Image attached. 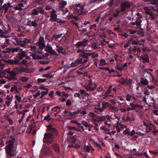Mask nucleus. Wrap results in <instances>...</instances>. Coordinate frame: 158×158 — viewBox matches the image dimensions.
Listing matches in <instances>:
<instances>
[{
  "instance_id": "27",
  "label": "nucleus",
  "mask_w": 158,
  "mask_h": 158,
  "mask_svg": "<svg viewBox=\"0 0 158 158\" xmlns=\"http://www.w3.org/2000/svg\"><path fill=\"white\" fill-rule=\"evenodd\" d=\"M98 53L95 52L92 53L91 57L94 59V60L95 62V64L96 65H97L96 62L97 61L98 59Z\"/></svg>"
},
{
  "instance_id": "1",
  "label": "nucleus",
  "mask_w": 158,
  "mask_h": 158,
  "mask_svg": "<svg viewBox=\"0 0 158 158\" xmlns=\"http://www.w3.org/2000/svg\"><path fill=\"white\" fill-rule=\"evenodd\" d=\"M15 142V139L11 138L7 139L6 143L8 144L5 147L6 153L8 156H14L16 153V148H14L13 144Z\"/></svg>"
},
{
  "instance_id": "36",
  "label": "nucleus",
  "mask_w": 158,
  "mask_h": 158,
  "mask_svg": "<svg viewBox=\"0 0 158 158\" xmlns=\"http://www.w3.org/2000/svg\"><path fill=\"white\" fill-rule=\"evenodd\" d=\"M107 59L109 61L111 62L115 61L116 62V63H117V57L115 56L108 57Z\"/></svg>"
},
{
  "instance_id": "13",
  "label": "nucleus",
  "mask_w": 158,
  "mask_h": 158,
  "mask_svg": "<svg viewBox=\"0 0 158 158\" xmlns=\"http://www.w3.org/2000/svg\"><path fill=\"white\" fill-rule=\"evenodd\" d=\"M7 31H3L2 29H0V36L2 37L7 38L10 37L9 33Z\"/></svg>"
},
{
  "instance_id": "57",
  "label": "nucleus",
  "mask_w": 158,
  "mask_h": 158,
  "mask_svg": "<svg viewBox=\"0 0 158 158\" xmlns=\"http://www.w3.org/2000/svg\"><path fill=\"white\" fill-rule=\"evenodd\" d=\"M23 41L25 43V45L27 43H30L31 42V41L30 39H25L24 40H23Z\"/></svg>"
},
{
  "instance_id": "23",
  "label": "nucleus",
  "mask_w": 158,
  "mask_h": 158,
  "mask_svg": "<svg viewBox=\"0 0 158 158\" xmlns=\"http://www.w3.org/2000/svg\"><path fill=\"white\" fill-rule=\"evenodd\" d=\"M57 94L60 97H63L66 98H67L68 96L69 95L67 94H66L64 92H60L57 91L56 92Z\"/></svg>"
},
{
  "instance_id": "59",
  "label": "nucleus",
  "mask_w": 158,
  "mask_h": 158,
  "mask_svg": "<svg viewBox=\"0 0 158 158\" xmlns=\"http://www.w3.org/2000/svg\"><path fill=\"white\" fill-rule=\"evenodd\" d=\"M15 97L19 102H20L22 101V99L18 95H15Z\"/></svg>"
},
{
  "instance_id": "8",
  "label": "nucleus",
  "mask_w": 158,
  "mask_h": 158,
  "mask_svg": "<svg viewBox=\"0 0 158 158\" xmlns=\"http://www.w3.org/2000/svg\"><path fill=\"white\" fill-rule=\"evenodd\" d=\"M26 53L24 51L22 52L21 53H19L18 54V57H19V60L20 64L25 65L26 66H27L28 63L27 60H26L23 59L22 61L21 60L22 59L23 57L25 56Z\"/></svg>"
},
{
  "instance_id": "37",
  "label": "nucleus",
  "mask_w": 158,
  "mask_h": 158,
  "mask_svg": "<svg viewBox=\"0 0 158 158\" xmlns=\"http://www.w3.org/2000/svg\"><path fill=\"white\" fill-rule=\"evenodd\" d=\"M146 13L150 15L151 17L150 18L153 20L155 19L156 18V16L154 15L152 12H149L147 11H146Z\"/></svg>"
},
{
  "instance_id": "45",
  "label": "nucleus",
  "mask_w": 158,
  "mask_h": 158,
  "mask_svg": "<svg viewBox=\"0 0 158 158\" xmlns=\"http://www.w3.org/2000/svg\"><path fill=\"white\" fill-rule=\"evenodd\" d=\"M53 147L57 152H59V147L57 144H54L53 145Z\"/></svg>"
},
{
  "instance_id": "54",
  "label": "nucleus",
  "mask_w": 158,
  "mask_h": 158,
  "mask_svg": "<svg viewBox=\"0 0 158 158\" xmlns=\"http://www.w3.org/2000/svg\"><path fill=\"white\" fill-rule=\"evenodd\" d=\"M132 44H140L142 45V44L139 43V41L138 40H133L132 41Z\"/></svg>"
},
{
  "instance_id": "31",
  "label": "nucleus",
  "mask_w": 158,
  "mask_h": 158,
  "mask_svg": "<svg viewBox=\"0 0 158 158\" xmlns=\"http://www.w3.org/2000/svg\"><path fill=\"white\" fill-rule=\"evenodd\" d=\"M112 89H113L114 92L115 91V89L114 88H112V86L109 87V89L105 93V96L106 97H107L108 96V94L111 93Z\"/></svg>"
},
{
  "instance_id": "2",
  "label": "nucleus",
  "mask_w": 158,
  "mask_h": 158,
  "mask_svg": "<svg viewBox=\"0 0 158 158\" xmlns=\"http://www.w3.org/2000/svg\"><path fill=\"white\" fill-rule=\"evenodd\" d=\"M2 73L4 74L5 77L9 81L17 80V78L15 77L16 74L15 71H14V68L11 70L10 69H6L5 71L2 72Z\"/></svg>"
},
{
  "instance_id": "22",
  "label": "nucleus",
  "mask_w": 158,
  "mask_h": 158,
  "mask_svg": "<svg viewBox=\"0 0 158 158\" xmlns=\"http://www.w3.org/2000/svg\"><path fill=\"white\" fill-rule=\"evenodd\" d=\"M49 140V134L46 133L44 134V137L43 139V141L44 142L48 143Z\"/></svg>"
},
{
  "instance_id": "50",
  "label": "nucleus",
  "mask_w": 158,
  "mask_h": 158,
  "mask_svg": "<svg viewBox=\"0 0 158 158\" xmlns=\"http://www.w3.org/2000/svg\"><path fill=\"white\" fill-rule=\"evenodd\" d=\"M82 59L81 58H79L76 60L75 62L78 65L81 63Z\"/></svg>"
},
{
  "instance_id": "49",
  "label": "nucleus",
  "mask_w": 158,
  "mask_h": 158,
  "mask_svg": "<svg viewBox=\"0 0 158 158\" xmlns=\"http://www.w3.org/2000/svg\"><path fill=\"white\" fill-rule=\"evenodd\" d=\"M82 123L85 127H89L92 125L88 123L87 122L85 121H83Z\"/></svg>"
},
{
  "instance_id": "25",
  "label": "nucleus",
  "mask_w": 158,
  "mask_h": 158,
  "mask_svg": "<svg viewBox=\"0 0 158 158\" xmlns=\"http://www.w3.org/2000/svg\"><path fill=\"white\" fill-rule=\"evenodd\" d=\"M140 82L142 84L144 85H147L149 83V81L147 79L143 77H141Z\"/></svg>"
},
{
  "instance_id": "32",
  "label": "nucleus",
  "mask_w": 158,
  "mask_h": 158,
  "mask_svg": "<svg viewBox=\"0 0 158 158\" xmlns=\"http://www.w3.org/2000/svg\"><path fill=\"white\" fill-rule=\"evenodd\" d=\"M105 119L106 118L105 117L102 116H99L97 117L96 120L97 122H99L104 121Z\"/></svg>"
},
{
  "instance_id": "14",
  "label": "nucleus",
  "mask_w": 158,
  "mask_h": 158,
  "mask_svg": "<svg viewBox=\"0 0 158 158\" xmlns=\"http://www.w3.org/2000/svg\"><path fill=\"white\" fill-rule=\"evenodd\" d=\"M135 131L134 130H132L130 132L129 128H127L123 131V134L125 135H128L130 136H132L135 134Z\"/></svg>"
},
{
  "instance_id": "47",
  "label": "nucleus",
  "mask_w": 158,
  "mask_h": 158,
  "mask_svg": "<svg viewBox=\"0 0 158 158\" xmlns=\"http://www.w3.org/2000/svg\"><path fill=\"white\" fill-rule=\"evenodd\" d=\"M107 64L106 63V60L105 59H101L100 61V65L101 66L105 65L106 64Z\"/></svg>"
},
{
  "instance_id": "21",
  "label": "nucleus",
  "mask_w": 158,
  "mask_h": 158,
  "mask_svg": "<svg viewBox=\"0 0 158 158\" xmlns=\"http://www.w3.org/2000/svg\"><path fill=\"white\" fill-rule=\"evenodd\" d=\"M141 59L143 60V62H149V58L148 56L146 54L142 55L141 56Z\"/></svg>"
},
{
  "instance_id": "42",
  "label": "nucleus",
  "mask_w": 158,
  "mask_h": 158,
  "mask_svg": "<svg viewBox=\"0 0 158 158\" xmlns=\"http://www.w3.org/2000/svg\"><path fill=\"white\" fill-rule=\"evenodd\" d=\"M39 14V11L35 9H33V11L30 13L31 15H38Z\"/></svg>"
},
{
  "instance_id": "48",
  "label": "nucleus",
  "mask_w": 158,
  "mask_h": 158,
  "mask_svg": "<svg viewBox=\"0 0 158 158\" xmlns=\"http://www.w3.org/2000/svg\"><path fill=\"white\" fill-rule=\"evenodd\" d=\"M67 17L69 19L74 18L76 19L77 20L78 19L76 17V16H74L72 13L69 14V15H68Z\"/></svg>"
},
{
  "instance_id": "12",
  "label": "nucleus",
  "mask_w": 158,
  "mask_h": 158,
  "mask_svg": "<svg viewBox=\"0 0 158 158\" xmlns=\"http://www.w3.org/2000/svg\"><path fill=\"white\" fill-rule=\"evenodd\" d=\"M57 134L56 130L55 128L51 127L50 125V139L54 138Z\"/></svg>"
},
{
  "instance_id": "24",
  "label": "nucleus",
  "mask_w": 158,
  "mask_h": 158,
  "mask_svg": "<svg viewBox=\"0 0 158 158\" xmlns=\"http://www.w3.org/2000/svg\"><path fill=\"white\" fill-rule=\"evenodd\" d=\"M152 3L154 5V6H152V9L158 13V1L156 2H153Z\"/></svg>"
},
{
  "instance_id": "6",
  "label": "nucleus",
  "mask_w": 158,
  "mask_h": 158,
  "mask_svg": "<svg viewBox=\"0 0 158 158\" xmlns=\"http://www.w3.org/2000/svg\"><path fill=\"white\" fill-rule=\"evenodd\" d=\"M50 12L51 13V19L53 21H55L58 23H63V21L60 19L57 18V15L56 10L53 8L50 7Z\"/></svg>"
},
{
  "instance_id": "41",
  "label": "nucleus",
  "mask_w": 158,
  "mask_h": 158,
  "mask_svg": "<svg viewBox=\"0 0 158 158\" xmlns=\"http://www.w3.org/2000/svg\"><path fill=\"white\" fill-rule=\"evenodd\" d=\"M59 4L60 7L63 8L66 5L67 3L65 1H61L60 2Z\"/></svg>"
},
{
  "instance_id": "18",
  "label": "nucleus",
  "mask_w": 158,
  "mask_h": 158,
  "mask_svg": "<svg viewBox=\"0 0 158 158\" xmlns=\"http://www.w3.org/2000/svg\"><path fill=\"white\" fill-rule=\"evenodd\" d=\"M84 150L85 152H92L94 151V149L90 145H85L84 147Z\"/></svg>"
},
{
  "instance_id": "60",
  "label": "nucleus",
  "mask_w": 158,
  "mask_h": 158,
  "mask_svg": "<svg viewBox=\"0 0 158 158\" xmlns=\"http://www.w3.org/2000/svg\"><path fill=\"white\" fill-rule=\"evenodd\" d=\"M131 64V62H126L124 64L122 65L123 69L124 68L127 69V68H125L128 65H130Z\"/></svg>"
},
{
  "instance_id": "55",
  "label": "nucleus",
  "mask_w": 158,
  "mask_h": 158,
  "mask_svg": "<svg viewBox=\"0 0 158 158\" xmlns=\"http://www.w3.org/2000/svg\"><path fill=\"white\" fill-rule=\"evenodd\" d=\"M41 94L40 91L39 90L38 92L35 94L33 95V96L34 98H36L37 96L40 95Z\"/></svg>"
},
{
  "instance_id": "39",
  "label": "nucleus",
  "mask_w": 158,
  "mask_h": 158,
  "mask_svg": "<svg viewBox=\"0 0 158 158\" xmlns=\"http://www.w3.org/2000/svg\"><path fill=\"white\" fill-rule=\"evenodd\" d=\"M29 78L28 77L22 76L19 77V80L22 82H25L28 81Z\"/></svg>"
},
{
  "instance_id": "10",
  "label": "nucleus",
  "mask_w": 158,
  "mask_h": 158,
  "mask_svg": "<svg viewBox=\"0 0 158 158\" xmlns=\"http://www.w3.org/2000/svg\"><path fill=\"white\" fill-rule=\"evenodd\" d=\"M8 61L9 63L13 65H19L20 64L18 55L15 57L14 60H9Z\"/></svg>"
},
{
  "instance_id": "62",
  "label": "nucleus",
  "mask_w": 158,
  "mask_h": 158,
  "mask_svg": "<svg viewBox=\"0 0 158 158\" xmlns=\"http://www.w3.org/2000/svg\"><path fill=\"white\" fill-rule=\"evenodd\" d=\"M51 109L52 111H53L55 112H57V110H59V108L58 107H55L53 108H52Z\"/></svg>"
},
{
  "instance_id": "40",
  "label": "nucleus",
  "mask_w": 158,
  "mask_h": 158,
  "mask_svg": "<svg viewBox=\"0 0 158 158\" xmlns=\"http://www.w3.org/2000/svg\"><path fill=\"white\" fill-rule=\"evenodd\" d=\"M24 0H21L20 1L21 2L18 5L21 7H24V5L27 3L26 1Z\"/></svg>"
},
{
  "instance_id": "58",
  "label": "nucleus",
  "mask_w": 158,
  "mask_h": 158,
  "mask_svg": "<svg viewBox=\"0 0 158 158\" xmlns=\"http://www.w3.org/2000/svg\"><path fill=\"white\" fill-rule=\"evenodd\" d=\"M50 54H56V52L54 50L52 49L51 47L50 46Z\"/></svg>"
},
{
  "instance_id": "3",
  "label": "nucleus",
  "mask_w": 158,
  "mask_h": 158,
  "mask_svg": "<svg viewBox=\"0 0 158 158\" xmlns=\"http://www.w3.org/2000/svg\"><path fill=\"white\" fill-rule=\"evenodd\" d=\"M83 86L88 91H91L94 90L96 88L97 85L90 79L86 81L85 84Z\"/></svg>"
},
{
  "instance_id": "30",
  "label": "nucleus",
  "mask_w": 158,
  "mask_h": 158,
  "mask_svg": "<svg viewBox=\"0 0 158 158\" xmlns=\"http://www.w3.org/2000/svg\"><path fill=\"white\" fill-rule=\"evenodd\" d=\"M38 52H35L34 54L32 55L33 59H41L42 56L41 55H39Z\"/></svg>"
},
{
  "instance_id": "63",
  "label": "nucleus",
  "mask_w": 158,
  "mask_h": 158,
  "mask_svg": "<svg viewBox=\"0 0 158 158\" xmlns=\"http://www.w3.org/2000/svg\"><path fill=\"white\" fill-rule=\"evenodd\" d=\"M18 36L19 37L24 36H25V33L23 32H20L19 33H18L17 34Z\"/></svg>"
},
{
  "instance_id": "35",
  "label": "nucleus",
  "mask_w": 158,
  "mask_h": 158,
  "mask_svg": "<svg viewBox=\"0 0 158 158\" xmlns=\"http://www.w3.org/2000/svg\"><path fill=\"white\" fill-rule=\"evenodd\" d=\"M127 100L128 101H132V100H136L135 98L129 94H128L126 97Z\"/></svg>"
},
{
  "instance_id": "7",
  "label": "nucleus",
  "mask_w": 158,
  "mask_h": 158,
  "mask_svg": "<svg viewBox=\"0 0 158 158\" xmlns=\"http://www.w3.org/2000/svg\"><path fill=\"white\" fill-rule=\"evenodd\" d=\"M74 13H79V15L84 14L86 12V11L83 6H81L80 4L77 5L76 7L75 8Z\"/></svg>"
},
{
  "instance_id": "53",
  "label": "nucleus",
  "mask_w": 158,
  "mask_h": 158,
  "mask_svg": "<svg viewBox=\"0 0 158 158\" xmlns=\"http://www.w3.org/2000/svg\"><path fill=\"white\" fill-rule=\"evenodd\" d=\"M46 79L45 78H38L37 79L38 82L40 83L45 82L46 81Z\"/></svg>"
},
{
  "instance_id": "51",
  "label": "nucleus",
  "mask_w": 158,
  "mask_h": 158,
  "mask_svg": "<svg viewBox=\"0 0 158 158\" xmlns=\"http://www.w3.org/2000/svg\"><path fill=\"white\" fill-rule=\"evenodd\" d=\"M79 92L81 94H84L85 95H89V94L86 92L84 90L81 89L79 91Z\"/></svg>"
},
{
  "instance_id": "4",
  "label": "nucleus",
  "mask_w": 158,
  "mask_h": 158,
  "mask_svg": "<svg viewBox=\"0 0 158 158\" xmlns=\"http://www.w3.org/2000/svg\"><path fill=\"white\" fill-rule=\"evenodd\" d=\"M29 111V110L28 109H24L21 110L20 107H19V110H16L17 113L19 115V117H21V118L19 120V123H21L22 122L25 115H26L27 113Z\"/></svg>"
},
{
  "instance_id": "17",
  "label": "nucleus",
  "mask_w": 158,
  "mask_h": 158,
  "mask_svg": "<svg viewBox=\"0 0 158 158\" xmlns=\"http://www.w3.org/2000/svg\"><path fill=\"white\" fill-rule=\"evenodd\" d=\"M88 42L87 40H85L83 41L77 43L76 45L77 47H84L87 45Z\"/></svg>"
},
{
  "instance_id": "56",
  "label": "nucleus",
  "mask_w": 158,
  "mask_h": 158,
  "mask_svg": "<svg viewBox=\"0 0 158 158\" xmlns=\"http://www.w3.org/2000/svg\"><path fill=\"white\" fill-rule=\"evenodd\" d=\"M110 109L112 110H113L116 112H117L118 110V109L116 107L114 106H111L110 108Z\"/></svg>"
},
{
  "instance_id": "64",
  "label": "nucleus",
  "mask_w": 158,
  "mask_h": 158,
  "mask_svg": "<svg viewBox=\"0 0 158 158\" xmlns=\"http://www.w3.org/2000/svg\"><path fill=\"white\" fill-rule=\"evenodd\" d=\"M144 94L146 95H149L150 94V92L148 89L144 90Z\"/></svg>"
},
{
  "instance_id": "43",
  "label": "nucleus",
  "mask_w": 158,
  "mask_h": 158,
  "mask_svg": "<svg viewBox=\"0 0 158 158\" xmlns=\"http://www.w3.org/2000/svg\"><path fill=\"white\" fill-rule=\"evenodd\" d=\"M69 113L70 115L71 116L76 115L79 114L78 110L73 112L69 111Z\"/></svg>"
},
{
  "instance_id": "34",
  "label": "nucleus",
  "mask_w": 158,
  "mask_h": 158,
  "mask_svg": "<svg viewBox=\"0 0 158 158\" xmlns=\"http://www.w3.org/2000/svg\"><path fill=\"white\" fill-rule=\"evenodd\" d=\"M31 50L34 53L36 52H38L40 54H42V51H38L37 49L36 48L35 46V45L34 46H33V48H32Z\"/></svg>"
},
{
  "instance_id": "11",
  "label": "nucleus",
  "mask_w": 158,
  "mask_h": 158,
  "mask_svg": "<svg viewBox=\"0 0 158 158\" xmlns=\"http://www.w3.org/2000/svg\"><path fill=\"white\" fill-rule=\"evenodd\" d=\"M13 98V96L12 95H8L6 96L5 98V103L9 106L12 102Z\"/></svg>"
},
{
  "instance_id": "61",
  "label": "nucleus",
  "mask_w": 158,
  "mask_h": 158,
  "mask_svg": "<svg viewBox=\"0 0 158 158\" xmlns=\"http://www.w3.org/2000/svg\"><path fill=\"white\" fill-rule=\"evenodd\" d=\"M5 65L3 64L0 62V71H2L4 68Z\"/></svg>"
},
{
  "instance_id": "29",
  "label": "nucleus",
  "mask_w": 158,
  "mask_h": 158,
  "mask_svg": "<svg viewBox=\"0 0 158 158\" xmlns=\"http://www.w3.org/2000/svg\"><path fill=\"white\" fill-rule=\"evenodd\" d=\"M9 7L10 6L9 4H5L2 6V10L4 12V13H6Z\"/></svg>"
},
{
  "instance_id": "44",
  "label": "nucleus",
  "mask_w": 158,
  "mask_h": 158,
  "mask_svg": "<svg viewBox=\"0 0 158 158\" xmlns=\"http://www.w3.org/2000/svg\"><path fill=\"white\" fill-rule=\"evenodd\" d=\"M136 27L140 28L141 27L140 23L142 22V21L140 19H137L136 22Z\"/></svg>"
},
{
  "instance_id": "28",
  "label": "nucleus",
  "mask_w": 158,
  "mask_h": 158,
  "mask_svg": "<svg viewBox=\"0 0 158 158\" xmlns=\"http://www.w3.org/2000/svg\"><path fill=\"white\" fill-rule=\"evenodd\" d=\"M35 69L33 68H29L27 66L26 68L24 67L23 72L27 73H30L33 72Z\"/></svg>"
},
{
  "instance_id": "5",
  "label": "nucleus",
  "mask_w": 158,
  "mask_h": 158,
  "mask_svg": "<svg viewBox=\"0 0 158 158\" xmlns=\"http://www.w3.org/2000/svg\"><path fill=\"white\" fill-rule=\"evenodd\" d=\"M106 103L100 102L98 103L94 107V111L98 113L103 111L106 108Z\"/></svg>"
},
{
  "instance_id": "19",
  "label": "nucleus",
  "mask_w": 158,
  "mask_h": 158,
  "mask_svg": "<svg viewBox=\"0 0 158 158\" xmlns=\"http://www.w3.org/2000/svg\"><path fill=\"white\" fill-rule=\"evenodd\" d=\"M27 24L29 27L32 26L34 27H37L38 25V24L35 20L31 21L30 20H29L27 23Z\"/></svg>"
},
{
  "instance_id": "15",
  "label": "nucleus",
  "mask_w": 158,
  "mask_h": 158,
  "mask_svg": "<svg viewBox=\"0 0 158 158\" xmlns=\"http://www.w3.org/2000/svg\"><path fill=\"white\" fill-rule=\"evenodd\" d=\"M24 67L20 66L14 68V71H15L16 74H19L23 72Z\"/></svg>"
},
{
  "instance_id": "9",
  "label": "nucleus",
  "mask_w": 158,
  "mask_h": 158,
  "mask_svg": "<svg viewBox=\"0 0 158 158\" xmlns=\"http://www.w3.org/2000/svg\"><path fill=\"white\" fill-rule=\"evenodd\" d=\"M44 37L40 36L38 41L36 43V44L39 46V48L41 49H43L45 47V44L44 43Z\"/></svg>"
},
{
  "instance_id": "26",
  "label": "nucleus",
  "mask_w": 158,
  "mask_h": 158,
  "mask_svg": "<svg viewBox=\"0 0 158 158\" xmlns=\"http://www.w3.org/2000/svg\"><path fill=\"white\" fill-rule=\"evenodd\" d=\"M10 51L13 52H21V53H20L23 52L22 49H20L19 47L16 48H12L10 49Z\"/></svg>"
},
{
  "instance_id": "33",
  "label": "nucleus",
  "mask_w": 158,
  "mask_h": 158,
  "mask_svg": "<svg viewBox=\"0 0 158 158\" xmlns=\"http://www.w3.org/2000/svg\"><path fill=\"white\" fill-rule=\"evenodd\" d=\"M92 53H83L80 54V56L84 58L88 59V56H92Z\"/></svg>"
},
{
  "instance_id": "16",
  "label": "nucleus",
  "mask_w": 158,
  "mask_h": 158,
  "mask_svg": "<svg viewBox=\"0 0 158 158\" xmlns=\"http://www.w3.org/2000/svg\"><path fill=\"white\" fill-rule=\"evenodd\" d=\"M16 43L15 42H13L14 44L15 45H20L22 47H24L25 46V43L23 41V40H22L20 39L19 38H17L16 40Z\"/></svg>"
},
{
  "instance_id": "52",
  "label": "nucleus",
  "mask_w": 158,
  "mask_h": 158,
  "mask_svg": "<svg viewBox=\"0 0 158 158\" xmlns=\"http://www.w3.org/2000/svg\"><path fill=\"white\" fill-rule=\"evenodd\" d=\"M91 121H92V122L95 124V126H94V128L97 130V131H98V124L95 123V121H94L93 119H90Z\"/></svg>"
},
{
  "instance_id": "46",
  "label": "nucleus",
  "mask_w": 158,
  "mask_h": 158,
  "mask_svg": "<svg viewBox=\"0 0 158 158\" xmlns=\"http://www.w3.org/2000/svg\"><path fill=\"white\" fill-rule=\"evenodd\" d=\"M79 113L82 114L83 115H85L87 114L86 111L84 110L83 108H81L78 110Z\"/></svg>"
},
{
  "instance_id": "20",
  "label": "nucleus",
  "mask_w": 158,
  "mask_h": 158,
  "mask_svg": "<svg viewBox=\"0 0 158 158\" xmlns=\"http://www.w3.org/2000/svg\"><path fill=\"white\" fill-rule=\"evenodd\" d=\"M131 6L130 4L127 2L122 3L121 4V10L124 11L127 8H129Z\"/></svg>"
},
{
  "instance_id": "38",
  "label": "nucleus",
  "mask_w": 158,
  "mask_h": 158,
  "mask_svg": "<svg viewBox=\"0 0 158 158\" xmlns=\"http://www.w3.org/2000/svg\"><path fill=\"white\" fill-rule=\"evenodd\" d=\"M57 50L59 53H63L65 51L64 50V49L62 47L57 46Z\"/></svg>"
}]
</instances>
